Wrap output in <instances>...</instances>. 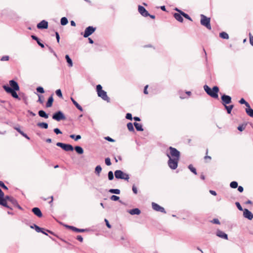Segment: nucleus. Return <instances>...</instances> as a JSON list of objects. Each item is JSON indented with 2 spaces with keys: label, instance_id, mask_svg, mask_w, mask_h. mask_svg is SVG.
<instances>
[{
  "label": "nucleus",
  "instance_id": "f257e3e1",
  "mask_svg": "<svg viewBox=\"0 0 253 253\" xmlns=\"http://www.w3.org/2000/svg\"><path fill=\"white\" fill-rule=\"evenodd\" d=\"M170 154H167L169 160L168 162L169 167L172 169H175L178 166V161L180 157V153L176 148L169 147Z\"/></svg>",
  "mask_w": 253,
  "mask_h": 253
},
{
  "label": "nucleus",
  "instance_id": "f03ea898",
  "mask_svg": "<svg viewBox=\"0 0 253 253\" xmlns=\"http://www.w3.org/2000/svg\"><path fill=\"white\" fill-rule=\"evenodd\" d=\"M10 86L8 85H4L3 88L4 90L8 93L10 94L13 98L20 100V98L16 93V91L20 89L19 86L17 82L12 80L9 82Z\"/></svg>",
  "mask_w": 253,
  "mask_h": 253
},
{
  "label": "nucleus",
  "instance_id": "7ed1b4c3",
  "mask_svg": "<svg viewBox=\"0 0 253 253\" xmlns=\"http://www.w3.org/2000/svg\"><path fill=\"white\" fill-rule=\"evenodd\" d=\"M96 91L99 97L107 102H110V98L107 96V92L102 89V86L100 84L96 85Z\"/></svg>",
  "mask_w": 253,
  "mask_h": 253
},
{
  "label": "nucleus",
  "instance_id": "20e7f679",
  "mask_svg": "<svg viewBox=\"0 0 253 253\" xmlns=\"http://www.w3.org/2000/svg\"><path fill=\"white\" fill-rule=\"evenodd\" d=\"M114 175L117 179H123L128 181L129 176L128 174L124 172L121 170H116L114 172Z\"/></svg>",
  "mask_w": 253,
  "mask_h": 253
},
{
  "label": "nucleus",
  "instance_id": "39448f33",
  "mask_svg": "<svg viewBox=\"0 0 253 253\" xmlns=\"http://www.w3.org/2000/svg\"><path fill=\"white\" fill-rule=\"evenodd\" d=\"M201 24L206 27L208 29L211 30V25L210 24V18L203 14L201 15Z\"/></svg>",
  "mask_w": 253,
  "mask_h": 253
},
{
  "label": "nucleus",
  "instance_id": "423d86ee",
  "mask_svg": "<svg viewBox=\"0 0 253 253\" xmlns=\"http://www.w3.org/2000/svg\"><path fill=\"white\" fill-rule=\"evenodd\" d=\"M52 119L59 122L61 120H65L66 117L62 111H58L53 114Z\"/></svg>",
  "mask_w": 253,
  "mask_h": 253
},
{
  "label": "nucleus",
  "instance_id": "0eeeda50",
  "mask_svg": "<svg viewBox=\"0 0 253 253\" xmlns=\"http://www.w3.org/2000/svg\"><path fill=\"white\" fill-rule=\"evenodd\" d=\"M56 145L66 151H72L74 150L73 146L69 144L57 142Z\"/></svg>",
  "mask_w": 253,
  "mask_h": 253
},
{
  "label": "nucleus",
  "instance_id": "6e6552de",
  "mask_svg": "<svg viewBox=\"0 0 253 253\" xmlns=\"http://www.w3.org/2000/svg\"><path fill=\"white\" fill-rule=\"evenodd\" d=\"M96 30V28L93 26H88L85 28L84 33V37L87 38L89 36H90L92 34H93L95 31Z\"/></svg>",
  "mask_w": 253,
  "mask_h": 253
},
{
  "label": "nucleus",
  "instance_id": "1a4fd4ad",
  "mask_svg": "<svg viewBox=\"0 0 253 253\" xmlns=\"http://www.w3.org/2000/svg\"><path fill=\"white\" fill-rule=\"evenodd\" d=\"M221 99L222 100V104L224 106L229 104L232 102V98L231 96L226 94H223L221 97Z\"/></svg>",
  "mask_w": 253,
  "mask_h": 253
},
{
  "label": "nucleus",
  "instance_id": "9d476101",
  "mask_svg": "<svg viewBox=\"0 0 253 253\" xmlns=\"http://www.w3.org/2000/svg\"><path fill=\"white\" fill-rule=\"evenodd\" d=\"M152 206L153 209L156 211H160L164 213H166V211L163 207L160 206L155 203L153 202L152 203Z\"/></svg>",
  "mask_w": 253,
  "mask_h": 253
},
{
  "label": "nucleus",
  "instance_id": "9b49d317",
  "mask_svg": "<svg viewBox=\"0 0 253 253\" xmlns=\"http://www.w3.org/2000/svg\"><path fill=\"white\" fill-rule=\"evenodd\" d=\"M4 196V193L2 192L1 189L0 188V205L6 207L7 208L10 209L12 210V208L9 207L7 205V204H6L5 203V201L3 199V196Z\"/></svg>",
  "mask_w": 253,
  "mask_h": 253
},
{
  "label": "nucleus",
  "instance_id": "f8f14e48",
  "mask_svg": "<svg viewBox=\"0 0 253 253\" xmlns=\"http://www.w3.org/2000/svg\"><path fill=\"white\" fill-rule=\"evenodd\" d=\"M243 216L249 220H252L253 218V213L247 209H245L243 211Z\"/></svg>",
  "mask_w": 253,
  "mask_h": 253
},
{
  "label": "nucleus",
  "instance_id": "ddd939ff",
  "mask_svg": "<svg viewBox=\"0 0 253 253\" xmlns=\"http://www.w3.org/2000/svg\"><path fill=\"white\" fill-rule=\"evenodd\" d=\"M37 28L39 29H46L48 28V22L43 20L37 24Z\"/></svg>",
  "mask_w": 253,
  "mask_h": 253
},
{
  "label": "nucleus",
  "instance_id": "4468645a",
  "mask_svg": "<svg viewBox=\"0 0 253 253\" xmlns=\"http://www.w3.org/2000/svg\"><path fill=\"white\" fill-rule=\"evenodd\" d=\"M218 91H219L218 87L217 86H214L212 88V90L211 91L210 96H211L214 98H217L218 97Z\"/></svg>",
  "mask_w": 253,
  "mask_h": 253
},
{
  "label": "nucleus",
  "instance_id": "2eb2a0df",
  "mask_svg": "<svg viewBox=\"0 0 253 253\" xmlns=\"http://www.w3.org/2000/svg\"><path fill=\"white\" fill-rule=\"evenodd\" d=\"M65 227L67 228L70 229L76 232H84L86 231H88V229H79L78 228H76V227L73 226H70L66 225Z\"/></svg>",
  "mask_w": 253,
  "mask_h": 253
},
{
  "label": "nucleus",
  "instance_id": "dca6fc26",
  "mask_svg": "<svg viewBox=\"0 0 253 253\" xmlns=\"http://www.w3.org/2000/svg\"><path fill=\"white\" fill-rule=\"evenodd\" d=\"M138 11L144 17H147L149 15L148 12L141 5L138 6Z\"/></svg>",
  "mask_w": 253,
  "mask_h": 253
},
{
  "label": "nucleus",
  "instance_id": "f3484780",
  "mask_svg": "<svg viewBox=\"0 0 253 253\" xmlns=\"http://www.w3.org/2000/svg\"><path fill=\"white\" fill-rule=\"evenodd\" d=\"M216 235L217 236H218L221 238L226 239V240L228 239L227 234L220 230H217Z\"/></svg>",
  "mask_w": 253,
  "mask_h": 253
},
{
  "label": "nucleus",
  "instance_id": "a211bd4d",
  "mask_svg": "<svg viewBox=\"0 0 253 253\" xmlns=\"http://www.w3.org/2000/svg\"><path fill=\"white\" fill-rule=\"evenodd\" d=\"M32 211L36 215L39 217H41L42 216V212L39 208H34L32 209Z\"/></svg>",
  "mask_w": 253,
  "mask_h": 253
},
{
  "label": "nucleus",
  "instance_id": "6ab92c4d",
  "mask_svg": "<svg viewBox=\"0 0 253 253\" xmlns=\"http://www.w3.org/2000/svg\"><path fill=\"white\" fill-rule=\"evenodd\" d=\"M182 16V15L181 14L180 12L175 13L173 14L174 18L180 22H182L183 21V19Z\"/></svg>",
  "mask_w": 253,
  "mask_h": 253
},
{
  "label": "nucleus",
  "instance_id": "aec40b11",
  "mask_svg": "<svg viewBox=\"0 0 253 253\" xmlns=\"http://www.w3.org/2000/svg\"><path fill=\"white\" fill-rule=\"evenodd\" d=\"M31 38L33 40L36 41L39 45L42 48H43L44 47V44L41 42V40L36 36L32 35Z\"/></svg>",
  "mask_w": 253,
  "mask_h": 253
},
{
  "label": "nucleus",
  "instance_id": "412c9836",
  "mask_svg": "<svg viewBox=\"0 0 253 253\" xmlns=\"http://www.w3.org/2000/svg\"><path fill=\"white\" fill-rule=\"evenodd\" d=\"M128 212L131 215H135V214L139 215L141 211L138 208H134V209L129 210V211Z\"/></svg>",
  "mask_w": 253,
  "mask_h": 253
},
{
  "label": "nucleus",
  "instance_id": "4be33fe9",
  "mask_svg": "<svg viewBox=\"0 0 253 253\" xmlns=\"http://www.w3.org/2000/svg\"><path fill=\"white\" fill-rule=\"evenodd\" d=\"M133 125L135 126L137 131H143L142 125L141 124H139L138 123L134 122L133 124Z\"/></svg>",
  "mask_w": 253,
  "mask_h": 253
},
{
  "label": "nucleus",
  "instance_id": "5701e85b",
  "mask_svg": "<svg viewBox=\"0 0 253 253\" xmlns=\"http://www.w3.org/2000/svg\"><path fill=\"white\" fill-rule=\"evenodd\" d=\"M38 114L40 117L44 118L45 119H47L48 118V114H47L43 110H40L38 112Z\"/></svg>",
  "mask_w": 253,
  "mask_h": 253
},
{
  "label": "nucleus",
  "instance_id": "b1692460",
  "mask_svg": "<svg viewBox=\"0 0 253 253\" xmlns=\"http://www.w3.org/2000/svg\"><path fill=\"white\" fill-rule=\"evenodd\" d=\"M53 102V98L52 95H51L48 99L46 103V107L49 108L52 106Z\"/></svg>",
  "mask_w": 253,
  "mask_h": 253
},
{
  "label": "nucleus",
  "instance_id": "393cba45",
  "mask_svg": "<svg viewBox=\"0 0 253 253\" xmlns=\"http://www.w3.org/2000/svg\"><path fill=\"white\" fill-rule=\"evenodd\" d=\"M71 100L72 101V102H73V103L74 104V105L81 111H83V108L82 107V106L79 104V103L76 101L75 100V99L71 97Z\"/></svg>",
  "mask_w": 253,
  "mask_h": 253
},
{
  "label": "nucleus",
  "instance_id": "a878e982",
  "mask_svg": "<svg viewBox=\"0 0 253 253\" xmlns=\"http://www.w3.org/2000/svg\"><path fill=\"white\" fill-rule=\"evenodd\" d=\"M248 106L246 109V112L250 117L253 118V109L251 108L250 105Z\"/></svg>",
  "mask_w": 253,
  "mask_h": 253
},
{
  "label": "nucleus",
  "instance_id": "bb28decb",
  "mask_svg": "<svg viewBox=\"0 0 253 253\" xmlns=\"http://www.w3.org/2000/svg\"><path fill=\"white\" fill-rule=\"evenodd\" d=\"M30 227L33 229L35 228V230L38 233L40 232H42V230H44L43 228L40 227L35 224H34L33 225H31Z\"/></svg>",
  "mask_w": 253,
  "mask_h": 253
},
{
  "label": "nucleus",
  "instance_id": "cd10ccee",
  "mask_svg": "<svg viewBox=\"0 0 253 253\" xmlns=\"http://www.w3.org/2000/svg\"><path fill=\"white\" fill-rule=\"evenodd\" d=\"M37 125L40 127L44 129H47L48 126V124L44 122L38 123Z\"/></svg>",
  "mask_w": 253,
  "mask_h": 253
},
{
  "label": "nucleus",
  "instance_id": "c85d7f7f",
  "mask_svg": "<svg viewBox=\"0 0 253 253\" xmlns=\"http://www.w3.org/2000/svg\"><path fill=\"white\" fill-rule=\"evenodd\" d=\"M75 150L76 152L79 154H82L84 153V149L80 146H76L75 147Z\"/></svg>",
  "mask_w": 253,
  "mask_h": 253
},
{
  "label": "nucleus",
  "instance_id": "c756f323",
  "mask_svg": "<svg viewBox=\"0 0 253 253\" xmlns=\"http://www.w3.org/2000/svg\"><path fill=\"white\" fill-rule=\"evenodd\" d=\"M65 59L66 60L68 64V65L69 67H72L73 66V62L71 58L70 57L69 55H65Z\"/></svg>",
  "mask_w": 253,
  "mask_h": 253
},
{
  "label": "nucleus",
  "instance_id": "7c9ffc66",
  "mask_svg": "<svg viewBox=\"0 0 253 253\" xmlns=\"http://www.w3.org/2000/svg\"><path fill=\"white\" fill-rule=\"evenodd\" d=\"M219 37L223 39L227 40L229 39V36H228V34L225 32H222L220 33Z\"/></svg>",
  "mask_w": 253,
  "mask_h": 253
},
{
  "label": "nucleus",
  "instance_id": "2f4dec72",
  "mask_svg": "<svg viewBox=\"0 0 253 253\" xmlns=\"http://www.w3.org/2000/svg\"><path fill=\"white\" fill-rule=\"evenodd\" d=\"M101 170H102V168L100 165L97 166L95 168V172L98 176L100 175V173Z\"/></svg>",
  "mask_w": 253,
  "mask_h": 253
},
{
  "label": "nucleus",
  "instance_id": "473e14b6",
  "mask_svg": "<svg viewBox=\"0 0 253 253\" xmlns=\"http://www.w3.org/2000/svg\"><path fill=\"white\" fill-rule=\"evenodd\" d=\"M204 88L205 91L206 92V93L210 96L211 91L212 90V88H211L208 85H205L204 86Z\"/></svg>",
  "mask_w": 253,
  "mask_h": 253
},
{
  "label": "nucleus",
  "instance_id": "72a5a7b5",
  "mask_svg": "<svg viewBox=\"0 0 253 253\" xmlns=\"http://www.w3.org/2000/svg\"><path fill=\"white\" fill-rule=\"evenodd\" d=\"M127 127L129 131L134 132V128L133 124L131 123H128L127 124Z\"/></svg>",
  "mask_w": 253,
  "mask_h": 253
},
{
  "label": "nucleus",
  "instance_id": "f704fd0d",
  "mask_svg": "<svg viewBox=\"0 0 253 253\" xmlns=\"http://www.w3.org/2000/svg\"><path fill=\"white\" fill-rule=\"evenodd\" d=\"M224 107L227 110V113L230 114H231V111L234 107V105H230L229 106H227L226 105H225V106H224Z\"/></svg>",
  "mask_w": 253,
  "mask_h": 253
},
{
  "label": "nucleus",
  "instance_id": "c9c22d12",
  "mask_svg": "<svg viewBox=\"0 0 253 253\" xmlns=\"http://www.w3.org/2000/svg\"><path fill=\"white\" fill-rule=\"evenodd\" d=\"M178 12H180L181 14H182V16L185 17L186 19H188L190 21H192L191 18L189 16L188 14L185 13L181 10L178 11Z\"/></svg>",
  "mask_w": 253,
  "mask_h": 253
},
{
  "label": "nucleus",
  "instance_id": "e433bc0d",
  "mask_svg": "<svg viewBox=\"0 0 253 253\" xmlns=\"http://www.w3.org/2000/svg\"><path fill=\"white\" fill-rule=\"evenodd\" d=\"M68 21L66 17H63L61 18L60 20L61 24L63 26H65L68 24Z\"/></svg>",
  "mask_w": 253,
  "mask_h": 253
},
{
  "label": "nucleus",
  "instance_id": "4c0bfd02",
  "mask_svg": "<svg viewBox=\"0 0 253 253\" xmlns=\"http://www.w3.org/2000/svg\"><path fill=\"white\" fill-rule=\"evenodd\" d=\"M109 192L112 194H120V190L119 189H110L109 190Z\"/></svg>",
  "mask_w": 253,
  "mask_h": 253
},
{
  "label": "nucleus",
  "instance_id": "58836bf2",
  "mask_svg": "<svg viewBox=\"0 0 253 253\" xmlns=\"http://www.w3.org/2000/svg\"><path fill=\"white\" fill-rule=\"evenodd\" d=\"M70 137L72 139H74L75 141H78L81 138V136L80 135H76L75 134H71L70 135Z\"/></svg>",
  "mask_w": 253,
  "mask_h": 253
},
{
  "label": "nucleus",
  "instance_id": "ea45409f",
  "mask_svg": "<svg viewBox=\"0 0 253 253\" xmlns=\"http://www.w3.org/2000/svg\"><path fill=\"white\" fill-rule=\"evenodd\" d=\"M241 104H245L247 107H249V103L247 102L243 98H242L239 101Z\"/></svg>",
  "mask_w": 253,
  "mask_h": 253
},
{
  "label": "nucleus",
  "instance_id": "a19ab883",
  "mask_svg": "<svg viewBox=\"0 0 253 253\" xmlns=\"http://www.w3.org/2000/svg\"><path fill=\"white\" fill-rule=\"evenodd\" d=\"M188 169L190 170L191 172H192L195 174H197L196 169L195 168L193 167L192 165H189L188 166Z\"/></svg>",
  "mask_w": 253,
  "mask_h": 253
},
{
  "label": "nucleus",
  "instance_id": "79ce46f5",
  "mask_svg": "<svg viewBox=\"0 0 253 253\" xmlns=\"http://www.w3.org/2000/svg\"><path fill=\"white\" fill-rule=\"evenodd\" d=\"M108 177L109 180H112L114 178V174L112 171H109L108 173Z\"/></svg>",
  "mask_w": 253,
  "mask_h": 253
},
{
  "label": "nucleus",
  "instance_id": "37998d69",
  "mask_svg": "<svg viewBox=\"0 0 253 253\" xmlns=\"http://www.w3.org/2000/svg\"><path fill=\"white\" fill-rule=\"evenodd\" d=\"M230 186L232 188H236L238 187V183L236 181H232L230 183Z\"/></svg>",
  "mask_w": 253,
  "mask_h": 253
},
{
  "label": "nucleus",
  "instance_id": "c03bdc74",
  "mask_svg": "<svg viewBox=\"0 0 253 253\" xmlns=\"http://www.w3.org/2000/svg\"><path fill=\"white\" fill-rule=\"evenodd\" d=\"M36 90L38 92H39L40 93H43L44 92V90L42 86L37 87Z\"/></svg>",
  "mask_w": 253,
  "mask_h": 253
},
{
  "label": "nucleus",
  "instance_id": "a18cd8bd",
  "mask_svg": "<svg viewBox=\"0 0 253 253\" xmlns=\"http://www.w3.org/2000/svg\"><path fill=\"white\" fill-rule=\"evenodd\" d=\"M110 199L113 201H118L120 199L119 197L116 196V195H112Z\"/></svg>",
  "mask_w": 253,
  "mask_h": 253
},
{
  "label": "nucleus",
  "instance_id": "49530a36",
  "mask_svg": "<svg viewBox=\"0 0 253 253\" xmlns=\"http://www.w3.org/2000/svg\"><path fill=\"white\" fill-rule=\"evenodd\" d=\"M105 164L108 166H111L112 164L111 160L109 158H105Z\"/></svg>",
  "mask_w": 253,
  "mask_h": 253
},
{
  "label": "nucleus",
  "instance_id": "de8ad7c7",
  "mask_svg": "<svg viewBox=\"0 0 253 253\" xmlns=\"http://www.w3.org/2000/svg\"><path fill=\"white\" fill-rule=\"evenodd\" d=\"M56 94L59 97L62 98V93L61 89H57L55 91Z\"/></svg>",
  "mask_w": 253,
  "mask_h": 253
},
{
  "label": "nucleus",
  "instance_id": "09e8293b",
  "mask_svg": "<svg viewBox=\"0 0 253 253\" xmlns=\"http://www.w3.org/2000/svg\"><path fill=\"white\" fill-rule=\"evenodd\" d=\"M246 126V125H240L238 126L237 128L239 131H242L245 129Z\"/></svg>",
  "mask_w": 253,
  "mask_h": 253
},
{
  "label": "nucleus",
  "instance_id": "8fccbe9b",
  "mask_svg": "<svg viewBox=\"0 0 253 253\" xmlns=\"http://www.w3.org/2000/svg\"><path fill=\"white\" fill-rule=\"evenodd\" d=\"M235 205L236 207H237L238 209L240 211H243L244 210L243 209L242 206H241L240 204L238 202H236L235 203Z\"/></svg>",
  "mask_w": 253,
  "mask_h": 253
},
{
  "label": "nucleus",
  "instance_id": "3c124183",
  "mask_svg": "<svg viewBox=\"0 0 253 253\" xmlns=\"http://www.w3.org/2000/svg\"><path fill=\"white\" fill-rule=\"evenodd\" d=\"M13 197H11V196H6L5 197L3 196V199L5 201V203L6 204H7V202H6V201L7 200L8 201L10 202V199H11Z\"/></svg>",
  "mask_w": 253,
  "mask_h": 253
},
{
  "label": "nucleus",
  "instance_id": "603ef678",
  "mask_svg": "<svg viewBox=\"0 0 253 253\" xmlns=\"http://www.w3.org/2000/svg\"><path fill=\"white\" fill-rule=\"evenodd\" d=\"M10 202L14 206H15L17 203V201L14 198H12L11 199H10Z\"/></svg>",
  "mask_w": 253,
  "mask_h": 253
},
{
  "label": "nucleus",
  "instance_id": "864d4df0",
  "mask_svg": "<svg viewBox=\"0 0 253 253\" xmlns=\"http://www.w3.org/2000/svg\"><path fill=\"white\" fill-rule=\"evenodd\" d=\"M53 131L56 134H62V131L59 129L58 128H55L53 129Z\"/></svg>",
  "mask_w": 253,
  "mask_h": 253
},
{
  "label": "nucleus",
  "instance_id": "5fc2aeb1",
  "mask_svg": "<svg viewBox=\"0 0 253 253\" xmlns=\"http://www.w3.org/2000/svg\"><path fill=\"white\" fill-rule=\"evenodd\" d=\"M0 187L3 188L4 189L7 190L8 188L5 185L4 183L2 181H0Z\"/></svg>",
  "mask_w": 253,
  "mask_h": 253
},
{
  "label": "nucleus",
  "instance_id": "6e6d98bb",
  "mask_svg": "<svg viewBox=\"0 0 253 253\" xmlns=\"http://www.w3.org/2000/svg\"><path fill=\"white\" fill-rule=\"evenodd\" d=\"M126 118L127 120H132V117L131 114L129 113H127L126 116Z\"/></svg>",
  "mask_w": 253,
  "mask_h": 253
},
{
  "label": "nucleus",
  "instance_id": "4d7b16f0",
  "mask_svg": "<svg viewBox=\"0 0 253 253\" xmlns=\"http://www.w3.org/2000/svg\"><path fill=\"white\" fill-rule=\"evenodd\" d=\"M104 139L109 142H115V140L109 136H106L104 137Z\"/></svg>",
  "mask_w": 253,
  "mask_h": 253
},
{
  "label": "nucleus",
  "instance_id": "13d9d810",
  "mask_svg": "<svg viewBox=\"0 0 253 253\" xmlns=\"http://www.w3.org/2000/svg\"><path fill=\"white\" fill-rule=\"evenodd\" d=\"M9 56H7V55H5V56H2L1 59H0V60L2 61H8L9 60Z\"/></svg>",
  "mask_w": 253,
  "mask_h": 253
},
{
  "label": "nucleus",
  "instance_id": "bf43d9fd",
  "mask_svg": "<svg viewBox=\"0 0 253 253\" xmlns=\"http://www.w3.org/2000/svg\"><path fill=\"white\" fill-rule=\"evenodd\" d=\"M211 222L214 224H220V221L217 218H214L212 221Z\"/></svg>",
  "mask_w": 253,
  "mask_h": 253
},
{
  "label": "nucleus",
  "instance_id": "052dcab7",
  "mask_svg": "<svg viewBox=\"0 0 253 253\" xmlns=\"http://www.w3.org/2000/svg\"><path fill=\"white\" fill-rule=\"evenodd\" d=\"M20 134H21L23 137L26 138L27 139H28V140L30 139V138L27 135V134L24 133L23 131H22V132H21Z\"/></svg>",
  "mask_w": 253,
  "mask_h": 253
},
{
  "label": "nucleus",
  "instance_id": "680f3d73",
  "mask_svg": "<svg viewBox=\"0 0 253 253\" xmlns=\"http://www.w3.org/2000/svg\"><path fill=\"white\" fill-rule=\"evenodd\" d=\"M132 191L133 192L136 194L137 193V188L135 187V186L134 185H133L132 186Z\"/></svg>",
  "mask_w": 253,
  "mask_h": 253
},
{
  "label": "nucleus",
  "instance_id": "e2e57ef3",
  "mask_svg": "<svg viewBox=\"0 0 253 253\" xmlns=\"http://www.w3.org/2000/svg\"><path fill=\"white\" fill-rule=\"evenodd\" d=\"M55 36H56V40H57V42L59 43V41H60V36H59V33L57 32H55Z\"/></svg>",
  "mask_w": 253,
  "mask_h": 253
},
{
  "label": "nucleus",
  "instance_id": "0e129e2a",
  "mask_svg": "<svg viewBox=\"0 0 253 253\" xmlns=\"http://www.w3.org/2000/svg\"><path fill=\"white\" fill-rule=\"evenodd\" d=\"M105 223H106V226H107L108 228H111V225L110 224L108 220L106 219H105L104 220Z\"/></svg>",
  "mask_w": 253,
  "mask_h": 253
},
{
  "label": "nucleus",
  "instance_id": "69168bd1",
  "mask_svg": "<svg viewBox=\"0 0 253 253\" xmlns=\"http://www.w3.org/2000/svg\"><path fill=\"white\" fill-rule=\"evenodd\" d=\"M76 239L81 242L83 241V238L81 235H78Z\"/></svg>",
  "mask_w": 253,
  "mask_h": 253
},
{
  "label": "nucleus",
  "instance_id": "338daca9",
  "mask_svg": "<svg viewBox=\"0 0 253 253\" xmlns=\"http://www.w3.org/2000/svg\"><path fill=\"white\" fill-rule=\"evenodd\" d=\"M14 129L16 130L20 134H21V132H22L23 131H22L19 126H15L14 127Z\"/></svg>",
  "mask_w": 253,
  "mask_h": 253
},
{
  "label": "nucleus",
  "instance_id": "774afa93",
  "mask_svg": "<svg viewBox=\"0 0 253 253\" xmlns=\"http://www.w3.org/2000/svg\"><path fill=\"white\" fill-rule=\"evenodd\" d=\"M250 42L251 44L253 46V37L251 36V34H250Z\"/></svg>",
  "mask_w": 253,
  "mask_h": 253
}]
</instances>
